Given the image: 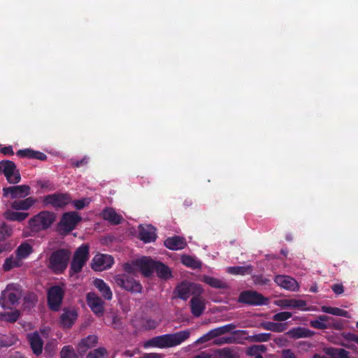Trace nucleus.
I'll return each instance as SVG.
<instances>
[{
  "mask_svg": "<svg viewBox=\"0 0 358 358\" xmlns=\"http://www.w3.org/2000/svg\"><path fill=\"white\" fill-rule=\"evenodd\" d=\"M275 343L278 346H280V347L285 346L287 343V339L284 336H281V337L275 338Z\"/></svg>",
  "mask_w": 358,
  "mask_h": 358,
  "instance_id": "nucleus-63",
  "label": "nucleus"
},
{
  "mask_svg": "<svg viewBox=\"0 0 358 358\" xmlns=\"http://www.w3.org/2000/svg\"><path fill=\"white\" fill-rule=\"evenodd\" d=\"M331 288L336 294H341L344 292L343 286L341 284H335Z\"/></svg>",
  "mask_w": 358,
  "mask_h": 358,
  "instance_id": "nucleus-60",
  "label": "nucleus"
},
{
  "mask_svg": "<svg viewBox=\"0 0 358 358\" xmlns=\"http://www.w3.org/2000/svg\"><path fill=\"white\" fill-rule=\"evenodd\" d=\"M331 320H332V317L322 315H320L317 319L311 320L310 324L312 327L317 329H326L329 328V322Z\"/></svg>",
  "mask_w": 358,
  "mask_h": 358,
  "instance_id": "nucleus-30",
  "label": "nucleus"
},
{
  "mask_svg": "<svg viewBox=\"0 0 358 358\" xmlns=\"http://www.w3.org/2000/svg\"><path fill=\"white\" fill-rule=\"evenodd\" d=\"M203 292L202 286L199 284L183 281L177 285L175 294L176 296L186 301L191 295H201Z\"/></svg>",
  "mask_w": 358,
  "mask_h": 358,
  "instance_id": "nucleus-5",
  "label": "nucleus"
},
{
  "mask_svg": "<svg viewBox=\"0 0 358 358\" xmlns=\"http://www.w3.org/2000/svg\"><path fill=\"white\" fill-rule=\"evenodd\" d=\"M94 285L99 289L101 295L106 300H110L113 296L110 287L101 279H96Z\"/></svg>",
  "mask_w": 358,
  "mask_h": 358,
  "instance_id": "nucleus-29",
  "label": "nucleus"
},
{
  "mask_svg": "<svg viewBox=\"0 0 358 358\" xmlns=\"http://www.w3.org/2000/svg\"><path fill=\"white\" fill-rule=\"evenodd\" d=\"M0 173H3L8 182L16 184L20 181L21 177L16 169L15 164L11 161H2L0 162Z\"/></svg>",
  "mask_w": 358,
  "mask_h": 358,
  "instance_id": "nucleus-9",
  "label": "nucleus"
},
{
  "mask_svg": "<svg viewBox=\"0 0 358 358\" xmlns=\"http://www.w3.org/2000/svg\"><path fill=\"white\" fill-rule=\"evenodd\" d=\"M154 271L158 277L162 279H169L172 277L171 269L165 264L156 262Z\"/></svg>",
  "mask_w": 358,
  "mask_h": 358,
  "instance_id": "nucleus-34",
  "label": "nucleus"
},
{
  "mask_svg": "<svg viewBox=\"0 0 358 358\" xmlns=\"http://www.w3.org/2000/svg\"><path fill=\"white\" fill-rule=\"evenodd\" d=\"M70 252L61 249L54 252L49 259V268L55 273H62L67 267Z\"/></svg>",
  "mask_w": 358,
  "mask_h": 358,
  "instance_id": "nucleus-3",
  "label": "nucleus"
},
{
  "mask_svg": "<svg viewBox=\"0 0 358 358\" xmlns=\"http://www.w3.org/2000/svg\"><path fill=\"white\" fill-rule=\"evenodd\" d=\"M201 280L214 288L224 289L228 287L227 283L224 280L209 275H203Z\"/></svg>",
  "mask_w": 358,
  "mask_h": 358,
  "instance_id": "nucleus-32",
  "label": "nucleus"
},
{
  "mask_svg": "<svg viewBox=\"0 0 358 358\" xmlns=\"http://www.w3.org/2000/svg\"><path fill=\"white\" fill-rule=\"evenodd\" d=\"M28 338L33 352L36 355L41 354L43 349V341L38 334L36 332L30 334L28 335Z\"/></svg>",
  "mask_w": 358,
  "mask_h": 358,
  "instance_id": "nucleus-27",
  "label": "nucleus"
},
{
  "mask_svg": "<svg viewBox=\"0 0 358 358\" xmlns=\"http://www.w3.org/2000/svg\"><path fill=\"white\" fill-rule=\"evenodd\" d=\"M271 336V335L269 333H259L248 336H243V340H248L252 343H261L269 341Z\"/></svg>",
  "mask_w": 358,
  "mask_h": 358,
  "instance_id": "nucleus-40",
  "label": "nucleus"
},
{
  "mask_svg": "<svg viewBox=\"0 0 358 358\" xmlns=\"http://www.w3.org/2000/svg\"><path fill=\"white\" fill-rule=\"evenodd\" d=\"M87 301L89 307L96 315H101L103 313V302L94 293L90 292L87 295Z\"/></svg>",
  "mask_w": 358,
  "mask_h": 358,
  "instance_id": "nucleus-19",
  "label": "nucleus"
},
{
  "mask_svg": "<svg viewBox=\"0 0 358 358\" xmlns=\"http://www.w3.org/2000/svg\"><path fill=\"white\" fill-rule=\"evenodd\" d=\"M61 358H78L73 347L70 345L64 346L60 352Z\"/></svg>",
  "mask_w": 358,
  "mask_h": 358,
  "instance_id": "nucleus-46",
  "label": "nucleus"
},
{
  "mask_svg": "<svg viewBox=\"0 0 358 358\" xmlns=\"http://www.w3.org/2000/svg\"><path fill=\"white\" fill-rule=\"evenodd\" d=\"M275 304L282 308H296L304 311L314 310V308L311 307L307 308L306 301L301 299H282L276 301Z\"/></svg>",
  "mask_w": 358,
  "mask_h": 358,
  "instance_id": "nucleus-13",
  "label": "nucleus"
},
{
  "mask_svg": "<svg viewBox=\"0 0 358 358\" xmlns=\"http://www.w3.org/2000/svg\"><path fill=\"white\" fill-rule=\"evenodd\" d=\"M139 236L145 243L154 241L157 237L155 228L152 225L141 226Z\"/></svg>",
  "mask_w": 358,
  "mask_h": 358,
  "instance_id": "nucleus-21",
  "label": "nucleus"
},
{
  "mask_svg": "<svg viewBox=\"0 0 358 358\" xmlns=\"http://www.w3.org/2000/svg\"><path fill=\"white\" fill-rule=\"evenodd\" d=\"M64 297V290L59 286H53L48 292V301L52 310H58Z\"/></svg>",
  "mask_w": 358,
  "mask_h": 358,
  "instance_id": "nucleus-11",
  "label": "nucleus"
},
{
  "mask_svg": "<svg viewBox=\"0 0 358 358\" xmlns=\"http://www.w3.org/2000/svg\"><path fill=\"white\" fill-rule=\"evenodd\" d=\"M252 271V266L251 265L229 266L227 268V272L232 275H244L246 274H250Z\"/></svg>",
  "mask_w": 358,
  "mask_h": 358,
  "instance_id": "nucleus-38",
  "label": "nucleus"
},
{
  "mask_svg": "<svg viewBox=\"0 0 358 358\" xmlns=\"http://www.w3.org/2000/svg\"><path fill=\"white\" fill-rule=\"evenodd\" d=\"M164 245L170 250H178L185 248L187 243L184 238L180 236H173L166 239Z\"/></svg>",
  "mask_w": 358,
  "mask_h": 358,
  "instance_id": "nucleus-23",
  "label": "nucleus"
},
{
  "mask_svg": "<svg viewBox=\"0 0 358 358\" xmlns=\"http://www.w3.org/2000/svg\"><path fill=\"white\" fill-rule=\"evenodd\" d=\"M89 258V248L87 245H82L76 251L71 264V272L77 273L80 272Z\"/></svg>",
  "mask_w": 358,
  "mask_h": 358,
  "instance_id": "nucleus-7",
  "label": "nucleus"
},
{
  "mask_svg": "<svg viewBox=\"0 0 358 358\" xmlns=\"http://www.w3.org/2000/svg\"><path fill=\"white\" fill-rule=\"evenodd\" d=\"M36 202V199L31 196L22 200H15L11 203V208L15 210H28Z\"/></svg>",
  "mask_w": 358,
  "mask_h": 358,
  "instance_id": "nucleus-22",
  "label": "nucleus"
},
{
  "mask_svg": "<svg viewBox=\"0 0 358 358\" xmlns=\"http://www.w3.org/2000/svg\"><path fill=\"white\" fill-rule=\"evenodd\" d=\"M282 358H297L294 353L291 350H283L282 351Z\"/></svg>",
  "mask_w": 358,
  "mask_h": 358,
  "instance_id": "nucleus-58",
  "label": "nucleus"
},
{
  "mask_svg": "<svg viewBox=\"0 0 358 358\" xmlns=\"http://www.w3.org/2000/svg\"><path fill=\"white\" fill-rule=\"evenodd\" d=\"M213 358H238V355L232 348H223L213 350Z\"/></svg>",
  "mask_w": 358,
  "mask_h": 358,
  "instance_id": "nucleus-31",
  "label": "nucleus"
},
{
  "mask_svg": "<svg viewBox=\"0 0 358 358\" xmlns=\"http://www.w3.org/2000/svg\"><path fill=\"white\" fill-rule=\"evenodd\" d=\"M43 202L45 206L63 208L71 202V198L67 193H55L44 196Z\"/></svg>",
  "mask_w": 358,
  "mask_h": 358,
  "instance_id": "nucleus-10",
  "label": "nucleus"
},
{
  "mask_svg": "<svg viewBox=\"0 0 358 358\" xmlns=\"http://www.w3.org/2000/svg\"><path fill=\"white\" fill-rule=\"evenodd\" d=\"M254 281L256 284L266 285L269 280L262 275H259L254 278Z\"/></svg>",
  "mask_w": 358,
  "mask_h": 358,
  "instance_id": "nucleus-57",
  "label": "nucleus"
},
{
  "mask_svg": "<svg viewBox=\"0 0 358 358\" xmlns=\"http://www.w3.org/2000/svg\"><path fill=\"white\" fill-rule=\"evenodd\" d=\"M221 336H222L221 333V330L220 327L213 329L210 330L208 332H207L206 334L203 335L201 337L198 338L195 343H203L208 342L212 339L220 338Z\"/></svg>",
  "mask_w": 358,
  "mask_h": 358,
  "instance_id": "nucleus-35",
  "label": "nucleus"
},
{
  "mask_svg": "<svg viewBox=\"0 0 358 358\" xmlns=\"http://www.w3.org/2000/svg\"><path fill=\"white\" fill-rule=\"evenodd\" d=\"M12 234V229L6 224H3L0 229V241L3 240Z\"/></svg>",
  "mask_w": 358,
  "mask_h": 358,
  "instance_id": "nucleus-51",
  "label": "nucleus"
},
{
  "mask_svg": "<svg viewBox=\"0 0 358 358\" xmlns=\"http://www.w3.org/2000/svg\"><path fill=\"white\" fill-rule=\"evenodd\" d=\"M246 335H248V331L245 330L234 331L232 336L217 338L213 341V343L217 345L243 343L242 340L243 338V336Z\"/></svg>",
  "mask_w": 358,
  "mask_h": 358,
  "instance_id": "nucleus-16",
  "label": "nucleus"
},
{
  "mask_svg": "<svg viewBox=\"0 0 358 358\" xmlns=\"http://www.w3.org/2000/svg\"><path fill=\"white\" fill-rule=\"evenodd\" d=\"M236 325L233 323L220 327L222 335L231 332L232 330L236 329Z\"/></svg>",
  "mask_w": 358,
  "mask_h": 358,
  "instance_id": "nucleus-55",
  "label": "nucleus"
},
{
  "mask_svg": "<svg viewBox=\"0 0 358 358\" xmlns=\"http://www.w3.org/2000/svg\"><path fill=\"white\" fill-rule=\"evenodd\" d=\"M46 158H47V156L44 153L34 150L32 159H40L41 161H44L46 159Z\"/></svg>",
  "mask_w": 358,
  "mask_h": 358,
  "instance_id": "nucleus-61",
  "label": "nucleus"
},
{
  "mask_svg": "<svg viewBox=\"0 0 358 358\" xmlns=\"http://www.w3.org/2000/svg\"><path fill=\"white\" fill-rule=\"evenodd\" d=\"M97 343L98 338L96 335H89L78 343V351L79 353H85L88 349L95 346Z\"/></svg>",
  "mask_w": 358,
  "mask_h": 358,
  "instance_id": "nucleus-25",
  "label": "nucleus"
},
{
  "mask_svg": "<svg viewBox=\"0 0 358 358\" xmlns=\"http://www.w3.org/2000/svg\"><path fill=\"white\" fill-rule=\"evenodd\" d=\"M160 324V320L154 319H147L145 321L144 327L148 329H153Z\"/></svg>",
  "mask_w": 358,
  "mask_h": 358,
  "instance_id": "nucleus-52",
  "label": "nucleus"
},
{
  "mask_svg": "<svg viewBox=\"0 0 358 358\" xmlns=\"http://www.w3.org/2000/svg\"><path fill=\"white\" fill-rule=\"evenodd\" d=\"M344 338L348 341H354L358 344V336L355 334H344Z\"/></svg>",
  "mask_w": 358,
  "mask_h": 358,
  "instance_id": "nucleus-62",
  "label": "nucleus"
},
{
  "mask_svg": "<svg viewBox=\"0 0 358 358\" xmlns=\"http://www.w3.org/2000/svg\"><path fill=\"white\" fill-rule=\"evenodd\" d=\"M22 265V260L16 255L10 256L6 259L3 268L5 271H9L13 268L20 267Z\"/></svg>",
  "mask_w": 358,
  "mask_h": 358,
  "instance_id": "nucleus-33",
  "label": "nucleus"
},
{
  "mask_svg": "<svg viewBox=\"0 0 358 358\" xmlns=\"http://www.w3.org/2000/svg\"><path fill=\"white\" fill-rule=\"evenodd\" d=\"M34 150L31 149L19 150L17 152V155L21 157H28L32 159Z\"/></svg>",
  "mask_w": 358,
  "mask_h": 358,
  "instance_id": "nucleus-53",
  "label": "nucleus"
},
{
  "mask_svg": "<svg viewBox=\"0 0 358 358\" xmlns=\"http://www.w3.org/2000/svg\"><path fill=\"white\" fill-rule=\"evenodd\" d=\"M190 308L194 316H201L206 309L205 299L201 295H194L190 300Z\"/></svg>",
  "mask_w": 358,
  "mask_h": 358,
  "instance_id": "nucleus-20",
  "label": "nucleus"
},
{
  "mask_svg": "<svg viewBox=\"0 0 358 358\" xmlns=\"http://www.w3.org/2000/svg\"><path fill=\"white\" fill-rule=\"evenodd\" d=\"M88 162V157H84L81 160L72 161V164L76 167H80Z\"/></svg>",
  "mask_w": 358,
  "mask_h": 358,
  "instance_id": "nucleus-59",
  "label": "nucleus"
},
{
  "mask_svg": "<svg viewBox=\"0 0 358 358\" xmlns=\"http://www.w3.org/2000/svg\"><path fill=\"white\" fill-rule=\"evenodd\" d=\"M292 338H308L313 335V332L308 329L303 327H296L289 329L287 333Z\"/></svg>",
  "mask_w": 358,
  "mask_h": 358,
  "instance_id": "nucleus-28",
  "label": "nucleus"
},
{
  "mask_svg": "<svg viewBox=\"0 0 358 358\" xmlns=\"http://www.w3.org/2000/svg\"><path fill=\"white\" fill-rule=\"evenodd\" d=\"M17 339L15 336H0V347H9L15 343Z\"/></svg>",
  "mask_w": 358,
  "mask_h": 358,
  "instance_id": "nucleus-45",
  "label": "nucleus"
},
{
  "mask_svg": "<svg viewBox=\"0 0 358 358\" xmlns=\"http://www.w3.org/2000/svg\"><path fill=\"white\" fill-rule=\"evenodd\" d=\"M90 203V199L88 198H84L79 200H74L72 201L73 206L78 209L81 210L85 206H88Z\"/></svg>",
  "mask_w": 358,
  "mask_h": 358,
  "instance_id": "nucleus-48",
  "label": "nucleus"
},
{
  "mask_svg": "<svg viewBox=\"0 0 358 358\" xmlns=\"http://www.w3.org/2000/svg\"><path fill=\"white\" fill-rule=\"evenodd\" d=\"M329 328H334L337 330H341L343 328V324L341 320H336L334 318L329 322Z\"/></svg>",
  "mask_w": 358,
  "mask_h": 358,
  "instance_id": "nucleus-54",
  "label": "nucleus"
},
{
  "mask_svg": "<svg viewBox=\"0 0 358 358\" xmlns=\"http://www.w3.org/2000/svg\"><path fill=\"white\" fill-rule=\"evenodd\" d=\"M274 281L283 289L291 292H296L299 289L298 282L294 278L288 275H277L275 276Z\"/></svg>",
  "mask_w": 358,
  "mask_h": 358,
  "instance_id": "nucleus-17",
  "label": "nucleus"
},
{
  "mask_svg": "<svg viewBox=\"0 0 358 358\" xmlns=\"http://www.w3.org/2000/svg\"><path fill=\"white\" fill-rule=\"evenodd\" d=\"M327 352L337 358H348V352L343 349H328Z\"/></svg>",
  "mask_w": 358,
  "mask_h": 358,
  "instance_id": "nucleus-47",
  "label": "nucleus"
},
{
  "mask_svg": "<svg viewBox=\"0 0 358 358\" xmlns=\"http://www.w3.org/2000/svg\"><path fill=\"white\" fill-rule=\"evenodd\" d=\"M321 310L323 313L331 314L336 316L350 317L349 313L343 309L337 307L326 306L321 307Z\"/></svg>",
  "mask_w": 358,
  "mask_h": 358,
  "instance_id": "nucleus-39",
  "label": "nucleus"
},
{
  "mask_svg": "<svg viewBox=\"0 0 358 358\" xmlns=\"http://www.w3.org/2000/svg\"><path fill=\"white\" fill-rule=\"evenodd\" d=\"M146 358H162L163 356L161 354L155 353V352H150V353H145Z\"/></svg>",
  "mask_w": 358,
  "mask_h": 358,
  "instance_id": "nucleus-64",
  "label": "nucleus"
},
{
  "mask_svg": "<svg viewBox=\"0 0 358 358\" xmlns=\"http://www.w3.org/2000/svg\"><path fill=\"white\" fill-rule=\"evenodd\" d=\"M78 317L77 312L74 310H64L61 315V324L64 327L69 328L72 326Z\"/></svg>",
  "mask_w": 358,
  "mask_h": 358,
  "instance_id": "nucleus-26",
  "label": "nucleus"
},
{
  "mask_svg": "<svg viewBox=\"0 0 358 358\" xmlns=\"http://www.w3.org/2000/svg\"><path fill=\"white\" fill-rule=\"evenodd\" d=\"M190 334V330L186 329L174 334H167L155 336L145 341L143 344V347L145 348L150 347L159 348H173L180 345L187 340Z\"/></svg>",
  "mask_w": 358,
  "mask_h": 358,
  "instance_id": "nucleus-1",
  "label": "nucleus"
},
{
  "mask_svg": "<svg viewBox=\"0 0 358 358\" xmlns=\"http://www.w3.org/2000/svg\"><path fill=\"white\" fill-rule=\"evenodd\" d=\"M113 258L108 255L98 254L94 256L92 262V268L96 271H102L111 267Z\"/></svg>",
  "mask_w": 358,
  "mask_h": 358,
  "instance_id": "nucleus-15",
  "label": "nucleus"
},
{
  "mask_svg": "<svg viewBox=\"0 0 358 358\" xmlns=\"http://www.w3.org/2000/svg\"><path fill=\"white\" fill-rule=\"evenodd\" d=\"M82 218L77 212L65 213L58 224V230L62 234H66L73 230Z\"/></svg>",
  "mask_w": 358,
  "mask_h": 358,
  "instance_id": "nucleus-6",
  "label": "nucleus"
},
{
  "mask_svg": "<svg viewBox=\"0 0 358 358\" xmlns=\"http://www.w3.org/2000/svg\"><path fill=\"white\" fill-rule=\"evenodd\" d=\"M32 252V246L27 242H24L17 247L15 255L23 261L27 259Z\"/></svg>",
  "mask_w": 358,
  "mask_h": 358,
  "instance_id": "nucleus-36",
  "label": "nucleus"
},
{
  "mask_svg": "<svg viewBox=\"0 0 358 358\" xmlns=\"http://www.w3.org/2000/svg\"><path fill=\"white\" fill-rule=\"evenodd\" d=\"M30 194V187L27 185L12 186L3 188L4 196L9 195L12 199L25 198Z\"/></svg>",
  "mask_w": 358,
  "mask_h": 358,
  "instance_id": "nucleus-14",
  "label": "nucleus"
},
{
  "mask_svg": "<svg viewBox=\"0 0 358 358\" xmlns=\"http://www.w3.org/2000/svg\"><path fill=\"white\" fill-rule=\"evenodd\" d=\"M102 217L105 220L113 224H118L123 220L122 216L112 208H105L102 212Z\"/></svg>",
  "mask_w": 358,
  "mask_h": 358,
  "instance_id": "nucleus-24",
  "label": "nucleus"
},
{
  "mask_svg": "<svg viewBox=\"0 0 358 358\" xmlns=\"http://www.w3.org/2000/svg\"><path fill=\"white\" fill-rule=\"evenodd\" d=\"M155 262L150 257H143L137 259L134 262V266L138 268L144 275L149 276L155 269Z\"/></svg>",
  "mask_w": 358,
  "mask_h": 358,
  "instance_id": "nucleus-18",
  "label": "nucleus"
},
{
  "mask_svg": "<svg viewBox=\"0 0 358 358\" xmlns=\"http://www.w3.org/2000/svg\"><path fill=\"white\" fill-rule=\"evenodd\" d=\"M20 316L18 310H14L13 312L4 313L1 314V320L9 322H15Z\"/></svg>",
  "mask_w": 358,
  "mask_h": 358,
  "instance_id": "nucleus-44",
  "label": "nucleus"
},
{
  "mask_svg": "<svg viewBox=\"0 0 358 358\" xmlns=\"http://www.w3.org/2000/svg\"><path fill=\"white\" fill-rule=\"evenodd\" d=\"M261 326L266 330H269L273 332H282L286 329L285 324L275 323L272 322H267L261 324Z\"/></svg>",
  "mask_w": 358,
  "mask_h": 358,
  "instance_id": "nucleus-41",
  "label": "nucleus"
},
{
  "mask_svg": "<svg viewBox=\"0 0 358 358\" xmlns=\"http://www.w3.org/2000/svg\"><path fill=\"white\" fill-rule=\"evenodd\" d=\"M56 218L54 213L43 210L29 220V227L33 232H39L51 227Z\"/></svg>",
  "mask_w": 358,
  "mask_h": 358,
  "instance_id": "nucleus-2",
  "label": "nucleus"
},
{
  "mask_svg": "<svg viewBox=\"0 0 358 358\" xmlns=\"http://www.w3.org/2000/svg\"><path fill=\"white\" fill-rule=\"evenodd\" d=\"M108 356V351L103 347H100L90 351L86 358H105Z\"/></svg>",
  "mask_w": 358,
  "mask_h": 358,
  "instance_id": "nucleus-43",
  "label": "nucleus"
},
{
  "mask_svg": "<svg viewBox=\"0 0 358 358\" xmlns=\"http://www.w3.org/2000/svg\"><path fill=\"white\" fill-rule=\"evenodd\" d=\"M266 350V347L264 345H253L248 350V355H256L257 353L264 352Z\"/></svg>",
  "mask_w": 358,
  "mask_h": 358,
  "instance_id": "nucleus-50",
  "label": "nucleus"
},
{
  "mask_svg": "<svg viewBox=\"0 0 358 358\" xmlns=\"http://www.w3.org/2000/svg\"><path fill=\"white\" fill-rule=\"evenodd\" d=\"M292 315L289 312H281L275 314L273 316V319L275 321L282 322L289 319L290 317H292Z\"/></svg>",
  "mask_w": 358,
  "mask_h": 358,
  "instance_id": "nucleus-49",
  "label": "nucleus"
},
{
  "mask_svg": "<svg viewBox=\"0 0 358 358\" xmlns=\"http://www.w3.org/2000/svg\"><path fill=\"white\" fill-rule=\"evenodd\" d=\"M20 296V285L15 283L9 284L1 293L0 306L4 309H10L12 306L17 303Z\"/></svg>",
  "mask_w": 358,
  "mask_h": 358,
  "instance_id": "nucleus-4",
  "label": "nucleus"
},
{
  "mask_svg": "<svg viewBox=\"0 0 358 358\" xmlns=\"http://www.w3.org/2000/svg\"><path fill=\"white\" fill-rule=\"evenodd\" d=\"M114 281L119 287L129 292L140 293L142 291V286L140 282L131 278L127 274L115 275Z\"/></svg>",
  "mask_w": 358,
  "mask_h": 358,
  "instance_id": "nucleus-8",
  "label": "nucleus"
},
{
  "mask_svg": "<svg viewBox=\"0 0 358 358\" xmlns=\"http://www.w3.org/2000/svg\"><path fill=\"white\" fill-rule=\"evenodd\" d=\"M181 262L185 266L192 268H197L201 266V264L199 261L189 255L182 256L181 257Z\"/></svg>",
  "mask_w": 358,
  "mask_h": 358,
  "instance_id": "nucleus-42",
  "label": "nucleus"
},
{
  "mask_svg": "<svg viewBox=\"0 0 358 358\" xmlns=\"http://www.w3.org/2000/svg\"><path fill=\"white\" fill-rule=\"evenodd\" d=\"M238 301L249 305L259 306L265 304L267 299L257 292L245 291L241 293Z\"/></svg>",
  "mask_w": 358,
  "mask_h": 358,
  "instance_id": "nucleus-12",
  "label": "nucleus"
},
{
  "mask_svg": "<svg viewBox=\"0 0 358 358\" xmlns=\"http://www.w3.org/2000/svg\"><path fill=\"white\" fill-rule=\"evenodd\" d=\"M29 216L28 213L15 212L12 210H7L3 213V217L10 221L21 222L24 220Z\"/></svg>",
  "mask_w": 358,
  "mask_h": 358,
  "instance_id": "nucleus-37",
  "label": "nucleus"
},
{
  "mask_svg": "<svg viewBox=\"0 0 358 358\" xmlns=\"http://www.w3.org/2000/svg\"><path fill=\"white\" fill-rule=\"evenodd\" d=\"M193 358H213V352L211 351H202L198 355H195Z\"/></svg>",
  "mask_w": 358,
  "mask_h": 358,
  "instance_id": "nucleus-56",
  "label": "nucleus"
}]
</instances>
